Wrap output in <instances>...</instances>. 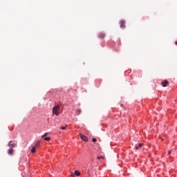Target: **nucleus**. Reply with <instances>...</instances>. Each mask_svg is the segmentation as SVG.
I'll list each match as a JSON object with an SVG mask.
<instances>
[{
    "label": "nucleus",
    "mask_w": 177,
    "mask_h": 177,
    "mask_svg": "<svg viewBox=\"0 0 177 177\" xmlns=\"http://www.w3.org/2000/svg\"><path fill=\"white\" fill-rule=\"evenodd\" d=\"M8 147H10V149H13L14 147H17V141L10 140L8 142Z\"/></svg>",
    "instance_id": "1"
},
{
    "label": "nucleus",
    "mask_w": 177,
    "mask_h": 177,
    "mask_svg": "<svg viewBox=\"0 0 177 177\" xmlns=\"http://www.w3.org/2000/svg\"><path fill=\"white\" fill-rule=\"evenodd\" d=\"M59 110H60V106L59 105H57L53 108V113L55 115H59Z\"/></svg>",
    "instance_id": "2"
},
{
    "label": "nucleus",
    "mask_w": 177,
    "mask_h": 177,
    "mask_svg": "<svg viewBox=\"0 0 177 177\" xmlns=\"http://www.w3.org/2000/svg\"><path fill=\"white\" fill-rule=\"evenodd\" d=\"M120 28H122V30H124V27H125V21L124 20H121L120 21Z\"/></svg>",
    "instance_id": "3"
},
{
    "label": "nucleus",
    "mask_w": 177,
    "mask_h": 177,
    "mask_svg": "<svg viewBox=\"0 0 177 177\" xmlns=\"http://www.w3.org/2000/svg\"><path fill=\"white\" fill-rule=\"evenodd\" d=\"M98 37H99L100 39H104V38L106 37V34L104 33V32H100V33H99V35H98Z\"/></svg>",
    "instance_id": "4"
},
{
    "label": "nucleus",
    "mask_w": 177,
    "mask_h": 177,
    "mask_svg": "<svg viewBox=\"0 0 177 177\" xmlns=\"http://www.w3.org/2000/svg\"><path fill=\"white\" fill-rule=\"evenodd\" d=\"M80 138L82 139V140H84V142H88V137H86V136H84L82 134L80 135Z\"/></svg>",
    "instance_id": "5"
},
{
    "label": "nucleus",
    "mask_w": 177,
    "mask_h": 177,
    "mask_svg": "<svg viewBox=\"0 0 177 177\" xmlns=\"http://www.w3.org/2000/svg\"><path fill=\"white\" fill-rule=\"evenodd\" d=\"M13 151H15L13 148H10L8 151V154H9V156H13Z\"/></svg>",
    "instance_id": "6"
},
{
    "label": "nucleus",
    "mask_w": 177,
    "mask_h": 177,
    "mask_svg": "<svg viewBox=\"0 0 177 177\" xmlns=\"http://www.w3.org/2000/svg\"><path fill=\"white\" fill-rule=\"evenodd\" d=\"M75 175V176H80V175H81V173L80 172V171L76 170L75 171V174H71V176H74Z\"/></svg>",
    "instance_id": "7"
},
{
    "label": "nucleus",
    "mask_w": 177,
    "mask_h": 177,
    "mask_svg": "<svg viewBox=\"0 0 177 177\" xmlns=\"http://www.w3.org/2000/svg\"><path fill=\"white\" fill-rule=\"evenodd\" d=\"M169 84L167 80H165L163 82H162V86L165 88V86H167V84Z\"/></svg>",
    "instance_id": "8"
},
{
    "label": "nucleus",
    "mask_w": 177,
    "mask_h": 177,
    "mask_svg": "<svg viewBox=\"0 0 177 177\" xmlns=\"http://www.w3.org/2000/svg\"><path fill=\"white\" fill-rule=\"evenodd\" d=\"M37 147L35 146H33L32 149H31V153H35L37 151Z\"/></svg>",
    "instance_id": "9"
},
{
    "label": "nucleus",
    "mask_w": 177,
    "mask_h": 177,
    "mask_svg": "<svg viewBox=\"0 0 177 177\" xmlns=\"http://www.w3.org/2000/svg\"><path fill=\"white\" fill-rule=\"evenodd\" d=\"M44 140H46V142H49V140H50V137H44Z\"/></svg>",
    "instance_id": "10"
},
{
    "label": "nucleus",
    "mask_w": 177,
    "mask_h": 177,
    "mask_svg": "<svg viewBox=\"0 0 177 177\" xmlns=\"http://www.w3.org/2000/svg\"><path fill=\"white\" fill-rule=\"evenodd\" d=\"M40 143H41V142H40V141H38V142L35 144V147H39Z\"/></svg>",
    "instance_id": "11"
},
{
    "label": "nucleus",
    "mask_w": 177,
    "mask_h": 177,
    "mask_svg": "<svg viewBox=\"0 0 177 177\" xmlns=\"http://www.w3.org/2000/svg\"><path fill=\"white\" fill-rule=\"evenodd\" d=\"M76 113L77 114V115H80V114H81V109H77L76 111Z\"/></svg>",
    "instance_id": "12"
},
{
    "label": "nucleus",
    "mask_w": 177,
    "mask_h": 177,
    "mask_svg": "<svg viewBox=\"0 0 177 177\" xmlns=\"http://www.w3.org/2000/svg\"><path fill=\"white\" fill-rule=\"evenodd\" d=\"M103 158H104V156H99V157H97L98 160H103Z\"/></svg>",
    "instance_id": "13"
},
{
    "label": "nucleus",
    "mask_w": 177,
    "mask_h": 177,
    "mask_svg": "<svg viewBox=\"0 0 177 177\" xmlns=\"http://www.w3.org/2000/svg\"><path fill=\"white\" fill-rule=\"evenodd\" d=\"M66 128H67V125H66V127H62L60 129H62L63 131H64V129H66Z\"/></svg>",
    "instance_id": "14"
},
{
    "label": "nucleus",
    "mask_w": 177,
    "mask_h": 177,
    "mask_svg": "<svg viewBox=\"0 0 177 177\" xmlns=\"http://www.w3.org/2000/svg\"><path fill=\"white\" fill-rule=\"evenodd\" d=\"M48 136V133H45L44 135L41 136V138H45V136Z\"/></svg>",
    "instance_id": "15"
},
{
    "label": "nucleus",
    "mask_w": 177,
    "mask_h": 177,
    "mask_svg": "<svg viewBox=\"0 0 177 177\" xmlns=\"http://www.w3.org/2000/svg\"><path fill=\"white\" fill-rule=\"evenodd\" d=\"M135 149H136V150H139V146L136 145V146H135Z\"/></svg>",
    "instance_id": "16"
},
{
    "label": "nucleus",
    "mask_w": 177,
    "mask_h": 177,
    "mask_svg": "<svg viewBox=\"0 0 177 177\" xmlns=\"http://www.w3.org/2000/svg\"><path fill=\"white\" fill-rule=\"evenodd\" d=\"M142 146H143V143H140L139 145H138V147L140 148V147H142Z\"/></svg>",
    "instance_id": "17"
},
{
    "label": "nucleus",
    "mask_w": 177,
    "mask_h": 177,
    "mask_svg": "<svg viewBox=\"0 0 177 177\" xmlns=\"http://www.w3.org/2000/svg\"><path fill=\"white\" fill-rule=\"evenodd\" d=\"M97 140H96V138H93V139H92V141H93V142H97Z\"/></svg>",
    "instance_id": "18"
},
{
    "label": "nucleus",
    "mask_w": 177,
    "mask_h": 177,
    "mask_svg": "<svg viewBox=\"0 0 177 177\" xmlns=\"http://www.w3.org/2000/svg\"><path fill=\"white\" fill-rule=\"evenodd\" d=\"M171 153H172V151H169L168 155L169 156V155L171 154Z\"/></svg>",
    "instance_id": "19"
},
{
    "label": "nucleus",
    "mask_w": 177,
    "mask_h": 177,
    "mask_svg": "<svg viewBox=\"0 0 177 177\" xmlns=\"http://www.w3.org/2000/svg\"><path fill=\"white\" fill-rule=\"evenodd\" d=\"M84 80H85V79L82 80V84H84V82H83V81H84Z\"/></svg>",
    "instance_id": "20"
},
{
    "label": "nucleus",
    "mask_w": 177,
    "mask_h": 177,
    "mask_svg": "<svg viewBox=\"0 0 177 177\" xmlns=\"http://www.w3.org/2000/svg\"><path fill=\"white\" fill-rule=\"evenodd\" d=\"M175 45H177V41L175 42Z\"/></svg>",
    "instance_id": "21"
}]
</instances>
